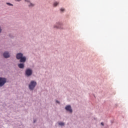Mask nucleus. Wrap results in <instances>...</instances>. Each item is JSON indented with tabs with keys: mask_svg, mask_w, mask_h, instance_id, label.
<instances>
[{
	"mask_svg": "<svg viewBox=\"0 0 128 128\" xmlns=\"http://www.w3.org/2000/svg\"><path fill=\"white\" fill-rule=\"evenodd\" d=\"M36 82L32 80L31 81L30 84H29V88L31 90H32L34 88H36Z\"/></svg>",
	"mask_w": 128,
	"mask_h": 128,
	"instance_id": "1",
	"label": "nucleus"
},
{
	"mask_svg": "<svg viewBox=\"0 0 128 128\" xmlns=\"http://www.w3.org/2000/svg\"><path fill=\"white\" fill-rule=\"evenodd\" d=\"M6 82V78H0V86H2Z\"/></svg>",
	"mask_w": 128,
	"mask_h": 128,
	"instance_id": "2",
	"label": "nucleus"
},
{
	"mask_svg": "<svg viewBox=\"0 0 128 128\" xmlns=\"http://www.w3.org/2000/svg\"><path fill=\"white\" fill-rule=\"evenodd\" d=\"M26 74L28 76H32V70L30 69H27L26 71Z\"/></svg>",
	"mask_w": 128,
	"mask_h": 128,
	"instance_id": "3",
	"label": "nucleus"
},
{
	"mask_svg": "<svg viewBox=\"0 0 128 128\" xmlns=\"http://www.w3.org/2000/svg\"><path fill=\"white\" fill-rule=\"evenodd\" d=\"M65 109L66 110H68L70 112H72V106H70V105L66 106Z\"/></svg>",
	"mask_w": 128,
	"mask_h": 128,
	"instance_id": "4",
	"label": "nucleus"
},
{
	"mask_svg": "<svg viewBox=\"0 0 128 128\" xmlns=\"http://www.w3.org/2000/svg\"><path fill=\"white\" fill-rule=\"evenodd\" d=\"M3 56L5 58H10V54L8 52H4L3 54Z\"/></svg>",
	"mask_w": 128,
	"mask_h": 128,
	"instance_id": "5",
	"label": "nucleus"
},
{
	"mask_svg": "<svg viewBox=\"0 0 128 128\" xmlns=\"http://www.w3.org/2000/svg\"><path fill=\"white\" fill-rule=\"evenodd\" d=\"M23 54L22 53H18L16 54V58L17 60H20V58H22Z\"/></svg>",
	"mask_w": 128,
	"mask_h": 128,
	"instance_id": "6",
	"label": "nucleus"
},
{
	"mask_svg": "<svg viewBox=\"0 0 128 128\" xmlns=\"http://www.w3.org/2000/svg\"><path fill=\"white\" fill-rule=\"evenodd\" d=\"M19 60H20V62H25L26 60V58L22 56L21 58H20Z\"/></svg>",
	"mask_w": 128,
	"mask_h": 128,
	"instance_id": "7",
	"label": "nucleus"
},
{
	"mask_svg": "<svg viewBox=\"0 0 128 128\" xmlns=\"http://www.w3.org/2000/svg\"><path fill=\"white\" fill-rule=\"evenodd\" d=\"M18 66L20 68H24V64H18Z\"/></svg>",
	"mask_w": 128,
	"mask_h": 128,
	"instance_id": "8",
	"label": "nucleus"
},
{
	"mask_svg": "<svg viewBox=\"0 0 128 128\" xmlns=\"http://www.w3.org/2000/svg\"><path fill=\"white\" fill-rule=\"evenodd\" d=\"M58 124L60 126H64V123L62 122H58Z\"/></svg>",
	"mask_w": 128,
	"mask_h": 128,
	"instance_id": "9",
	"label": "nucleus"
},
{
	"mask_svg": "<svg viewBox=\"0 0 128 128\" xmlns=\"http://www.w3.org/2000/svg\"><path fill=\"white\" fill-rule=\"evenodd\" d=\"M58 2H55L54 3V6H56L58 5Z\"/></svg>",
	"mask_w": 128,
	"mask_h": 128,
	"instance_id": "10",
	"label": "nucleus"
},
{
	"mask_svg": "<svg viewBox=\"0 0 128 128\" xmlns=\"http://www.w3.org/2000/svg\"><path fill=\"white\" fill-rule=\"evenodd\" d=\"M6 4H8V6H14V4H10V3H9V2H6Z\"/></svg>",
	"mask_w": 128,
	"mask_h": 128,
	"instance_id": "11",
	"label": "nucleus"
},
{
	"mask_svg": "<svg viewBox=\"0 0 128 128\" xmlns=\"http://www.w3.org/2000/svg\"><path fill=\"white\" fill-rule=\"evenodd\" d=\"M60 11H61V12H64V8H62L60 9Z\"/></svg>",
	"mask_w": 128,
	"mask_h": 128,
	"instance_id": "12",
	"label": "nucleus"
},
{
	"mask_svg": "<svg viewBox=\"0 0 128 128\" xmlns=\"http://www.w3.org/2000/svg\"><path fill=\"white\" fill-rule=\"evenodd\" d=\"M29 6H34V4H30V5H29Z\"/></svg>",
	"mask_w": 128,
	"mask_h": 128,
	"instance_id": "13",
	"label": "nucleus"
},
{
	"mask_svg": "<svg viewBox=\"0 0 128 128\" xmlns=\"http://www.w3.org/2000/svg\"><path fill=\"white\" fill-rule=\"evenodd\" d=\"M54 28H60V26H56H56H54Z\"/></svg>",
	"mask_w": 128,
	"mask_h": 128,
	"instance_id": "14",
	"label": "nucleus"
},
{
	"mask_svg": "<svg viewBox=\"0 0 128 128\" xmlns=\"http://www.w3.org/2000/svg\"><path fill=\"white\" fill-rule=\"evenodd\" d=\"M56 102H57V104H60V101H58V100H56Z\"/></svg>",
	"mask_w": 128,
	"mask_h": 128,
	"instance_id": "15",
	"label": "nucleus"
},
{
	"mask_svg": "<svg viewBox=\"0 0 128 128\" xmlns=\"http://www.w3.org/2000/svg\"><path fill=\"white\" fill-rule=\"evenodd\" d=\"M22 0H16V2H20Z\"/></svg>",
	"mask_w": 128,
	"mask_h": 128,
	"instance_id": "16",
	"label": "nucleus"
},
{
	"mask_svg": "<svg viewBox=\"0 0 128 128\" xmlns=\"http://www.w3.org/2000/svg\"><path fill=\"white\" fill-rule=\"evenodd\" d=\"M102 126H104V122H101Z\"/></svg>",
	"mask_w": 128,
	"mask_h": 128,
	"instance_id": "17",
	"label": "nucleus"
},
{
	"mask_svg": "<svg viewBox=\"0 0 128 128\" xmlns=\"http://www.w3.org/2000/svg\"><path fill=\"white\" fill-rule=\"evenodd\" d=\"M0 32H2V29H0Z\"/></svg>",
	"mask_w": 128,
	"mask_h": 128,
	"instance_id": "18",
	"label": "nucleus"
},
{
	"mask_svg": "<svg viewBox=\"0 0 128 128\" xmlns=\"http://www.w3.org/2000/svg\"><path fill=\"white\" fill-rule=\"evenodd\" d=\"M34 122H36V120H34Z\"/></svg>",
	"mask_w": 128,
	"mask_h": 128,
	"instance_id": "19",
	"label": "nucleus"
}]
</instances>
